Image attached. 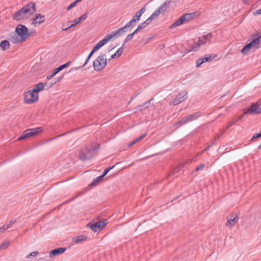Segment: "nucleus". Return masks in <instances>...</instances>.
Here are the masks:
<instances>
[{
	"label": "nucleus",
	"mask_w": 261,
	"mask_h": 261,
	"mask_svg": "<svg viewBox=\"0 0 261 261\" xmlns=\"http://www.w3.org/2000/svg\"><path fill=\"white\" fill-rule=\"evenodd\" d=\"M202 37L205 40H209L212 37V33H209L206 35H203Z\"/></svg>",
	"instance_id": "35"
},
{
	"label": "nucleus",
	"mask_w": 261,
	"mask_h": 261,
	"mask_svg": "<svg viewBox=\"0 0 261 261\" xmlns=\"http://www.w3.org/2000/svg\"><path fill=\"white\" fill-rule=\"evenodd\" d=\"M107 64L106 54H101L93 62V66L95 71H100L105 68Z\"/></svg>",
	"instance_id": "5"
},
{
	"label": "nucleus",
	"mask_w": 261,
	"mask_h": 261,
	"mask_svg": "<svg viewBox=\"0 0 261 261\" xmlns=\"http://www.w3.org/2000/svg\"><path fill=\"white\" fill-rule=\"evenodd\" d=\"M38 100V94H36L35 92H32V90L27 92L24 96V102L27 104H31L36 102Z\"/></svg>",
	"instance_id": "12"
},
{
	"label": "nucleus",
	"mask_w": 261,
	"mask_h": 261,
	"mask_svg": "<svg viewBox=\"0 0 261 261\" xmlns=\"http://www.w3.org/2000/svg\"><path fill=\"white\" fill-rule=\"evenodd\" d=\"M66 250V248L59 247L53 249L49 252V256L51 258L63 253Z\"/></svg>",
	"instance_id": "19"
},
{
	"label": "nucleus",
	"mask_w": 261,
	"mask_h": 261,
	"mask_svg": "<svg viewBox=\"0 0 261 261\" xmlns=\"http://www.w3.org/2000/svg\"><path fill=\"white\" fill-rule=\"evenodd\" d=\"M259 137H261V134L260 133L255 134L252 137L251 140L253 141Z\"/></svg>",
	"instance_id": "41"
},
{
	"label": "nucleus",
	"mask_w": 261,
	"mask_h": 261,
	"mask_svg": "<svg viewBox=\"0 0 261 261\" xmlns=\"http://www.w3.org/2000/svg\"><path fill=\"white\" fill-rule=\"evenodd\" d=\"M136 143V142H135V140H134L131 143L128 144V146L130 147V146H133V145H134Z\"/></svg>",
	"instance_id": "58"
},
{
	"label": "nucleus",
	"mask_w": 261,
	"mask_h": 261,
	"mask_svg": "<svg viewBox=\"0 0 261 261\" xmlns=\"http://www.w3.org/2000/svg\"><path fill=\"white\" fill-rule=\"evenodd\" d=\"M82 0H75L76 2L77 3L80 2H81Z\"/></svg>",
	"instance_id": "63"
},
{
	"label": "nucleus",
	"mask_w": 261,
	"mask_h": 261,
	"mask_svg": "<svg viewBox=\"0 0 261 261\" xmlns=\"http://www.w3.org/2000/svg\"><path fill=\"white\" fill-rule=\"evenodd\" d=\"M31 35L28 28L23 24H19L15 28V32L9 35L10 40L13 43H19L25 41Z\"/></svg>",
	"instance_id": "1"
},
{
	"label": "nucleus",
	"mask_w": 261,
	"mask_h": 261,
	"mask_svg": "<svg viewBox=\"0 0 261 261\" xmlns=\"http://www.w3.org/2000/svg\"><path fill=\"white\" fill-rule=\"evenodd\" d=\"M70 63H71V62L69 61V62L66 63L65 64L60 65V66L58 67V68H59L60 70L61 71L62 70L64 69V68L67 67Z\"/></svg>",
	"instance_id": "34"
},
{
	"label": "nucleus",
	"mask_w": 261,
	"mask_h": 261,
	"mask_svg": "<svg viewBox=\"0 0 261 261\" xmlns=\"http://www.w3.org/2000/svg\"><path fill=\"white\" fill-rule=\"evenodd\" d=\"M116 164H115V165H113L112 166H111V167H107L106 168L102 174L101 175L103 177H104L107 174V173L111 170L113 168H114L115 166L116 165Z\"/></svg>",
	"instance_id": "31"
},
{
	"label": "nucleus",
	"mask_w": 261,
	"mask_h": 261,
	"mask_svg": "<svg viewBox=\"0 0 261 261\" xmlns=\"http://www.w3.org/2000/svg\"><path fill=\"white\" fill-rule=\"evenodd\" d=\"M254 15L260 14H261V8L259 10H256L255 12H253Z\"/></svg>",
	"instance_id": "50"
},
{
	"label": "nucleus",
	"mask_w": 261,
	"mask_h": 261,
	"mask_svg": "<svg viewBox=\"0 0 261 261\" xmlns=\"http://www.w3.org/2000/svg\"><path fill=\"white\" fill-rule=\"evenodd\" d=\"M100 144L96 142L86 145L81 148L79 153V159L83 162L90 160L96 154L99 149Z\"/></svg>",
	"instance_id": "2"
},
{
	"label": "nucleus",
	"mask_w": 261,
	"mask_h": 261,
	"mask_svg": "<svg viewBox=\"0 0 261 261\" xmlns=\"http://www.w3.org/2000/svg\"><path fill=\"white\" fill-rule=\"evenodd\" d=\"M238 219L239 216L238 215H235L233 219H231V218H227V222L226 223V226L232 228L234 226Z\"/></svg>",
	"instance_id": "21"
},
{
	"label": "nucleus",
	"mask_w": 261,
	"mask_h": 261,
	"mask_svg": "<svg viewBox=\"0 0 261 261\" xmlns=\"http://www.w3.org/2000/svg\"><path fill=\"white\" fill-rule=\"evenodd\" d=\"M60 71L59 68L58 67L55 69L52 73L50 75H49L47 76V80H50L52 79L53 77H54L58 72Z\"/></svg>",
	"instance_id": "28"
},
{
	"label": "nucleus",
	"mask_w": 261,
	"mask_h": 261,
	"mask_svg": "<svg viewBox=\"0 0 261 261\" xmlns=\"http://www.w3.org/2000/svg\"><path fill=\"white\" fill-rule=\"evenodd\" d=\"M242 1L244 4H247L250 2V0H242Z\"/></svg>",
	"instance_id": "57"
},
{
	"label": "nucleus",
	"mask_w": 261,
	"mask_h": 261,
	"mask_svg": "<svg viewBox=\"0 0 261 261\" xmlns=\"http://www.w3.org/2000/svg\"><path fill=\"white\" fill-rule=\"evenodd\" d=\"M141 30L138 27L132 33L134 35H135L136 33H137L139 31Z\"/></svg>",
	"instance_id": "53"
},
{
	"label": "nucleus",
	"mask_w": 261,
	"mask_h": 261,
	"mask_svg": "<svg viewBox=\"0 0 261 261\" xmlns=\"http://www.w3.org/2000/svg\"><path fill=\"white\" fill-rule=\"evenodd\" d=\"M39 254V252L37 251H33L31 252L30 254L27 255L26 256L27 258H29L31 256H35L36 255H38Z\"/></svg>",
	"instance_id": "37"
},
{
	"label": "nucleus",
	"mask_w": 261,
	"mask_h": 261,
	"mask_svg": "<svg viewBox=\"0 0 261 261\" xmlns=\"http://www.w3.org/2000/svg\"><path fill=\"white\" fill-rule=\"evenodd\" d=\"M63 75H62V76H61V77H59V78H58V80H57V81H58V82L60 81L63 79Z\"/></svg>",
	"instance_id": "61"
},
{
	"label": "nucleus",
	"mask_w": 261,
	"mask_h": 261,
	"mask_svg": "<svg viewBox=\"0 0 261 261\" xmlns=\"http://www.w3.org/2000/svg\"><path fill=\"white\" fill-rule=\"evenodd\" d=\"M116 57H117V56L116 54L115 53L114 54H113L111 56V59H115L116 58Z\"/></svg>",
	"instance_id": "54"
},
{
	"label": "nucleus",
	"mask_w": 261,
	"mask_h": 261,
	"mask_svg": "<svg viewBox=\"0 0 261 261\" xmlns=\"http://www.w3.org/2000/svg\"><path fill=\"white\" fill-rule=\"evenodd\" d=\"M260 40L258 39V38H253L252 40L249 43L246 44L242 48L241 52L243 55H247L248 53L250 50L251 49L255 48L256 49L259 47V43Z\"/></svg>",
	"instance_id": "8"
},
{
	"label": "nucleus",
	"mask_w": 261,
	"mask_h": 261,
	"mask_svg": "<svg viewBox=\"0 0 261 261\" xmlns=\"http://www.w3.org/2000/svg\"><path fill=\"white\" fill-rule=\"evenodd\" d=\"M127 25V24H126L123 27H122L112 32V33L110 34L107 35L102 39V40L106 44L114 37H117L121 36L123 34L125 33L128 31L127 29L129 27Z\"/></svg>",
	"instance_id": "7"
},
{
	"label": "nucleus",
	"mask_w": 261,
	"mask_h": 261,
	"mask_svg": "<svg viewBox=\"0 0 261 261\" xmlns=\"http://www.w3.org/2000/svg\"><path fill=\"white\" fill-rule=\"evenodd\" d=\"M237 121L236 120L232 121L228 123L226 127L225 128H224L223 129V132H225L227 129H228L230 126H231L232 125L234 124Z\"/></svg>",
	"instance_id": "33"
},
{
	"label": "nucleus",
	"mask_w": 261,
	"mask_h": 261,
	"mask_svg": "<svg viewBox=\"0 0 261 261\" xmlns=\"http://www.w3.org/2000/svg\"><path fill=\"white\" fill-rule=\"evenodd\" d=\"M256 36H257V38H258V39L260 40V39L261 38V33H257Z\"/></svg>",
	"instance_id": "55"
},
{
	"label": "nucleus",
	"mask_w": 261,
	"mask_h": 261,
	"mask_svg": "<svg viewBox=\"0 0 261 261\" xmlns=\"http://www.w3.org/2000/svg\"><path fill=\"white\" fill-rule=\"evenodd\" d=\"M179 171V167H176L173 169V173H178Z\"/></svg>",
	"instance_id": "52"
},
{
	"label": "nucleus",
	"mask_w": 261,
	"mask_h": 261,
	"mask_svg": "<svg viewBox=\"0 0 261 261\" xmlns=\"http://www.w3.org/2000/svg\"><path fill=\"white\" fill-rule=\"evenodd\" d=\"M122 52H123V47L122 46V47H120L115 53L116 54L117 57H119L122 55Z\"/></svg>",
	"instance_id": "42"
},
{
	"label": "nucleus",
	"mask_w": 261,
	"mask_h": 261,
	"mask_svg": "<svg viewBox=\"0 0 261 261\" xmlns=\"http://www.w3.org/2000/svg\"><path fill=\"white\" fill-rule=\"evenodd\" d=\"M147 25L144 22H143L142 23H140L138 27H139V28L141 30L144 28H145L146 27H147Z\"/></svg>",
	"instance_id": "45"
},
{
	"label": "nucleus",
	"mask_w": 261,
	"mask_h": 261,
	"mask_svg": "<svg viewBox=\"0 0 261 261\" xmlns=\"http://www.w3.org/2000/svg\"><path fill=\"white\" fill-rule=\"evenodd\" d=\"M43 132V128L41 127H38L34 128H29L23 132L22 134L18 138V141H22L28 138L36 136Z\"/></svg>",
	"instance_id": "4"
},
{
	"label": "nucleus",
	"mask_w": 261,
	"mask_h": 261,
	"mask_svg": "<svg viewBox=\"0 0 261 261\" xmlns=\"http://www.w3.org/2000/svg\"><path fill=\"white\" fill-rule=\"evenodd\" d=\"M10 46L9 42L7 40H3L0 43V47L3 50H7L10 48Z\"/></svg>",
	"instance_id": "24"
},
{
	"label": "nucleus",
	"mask_w": 261,
	"mask_h": 261,
	"mask_svg": "<svg viewBox=\"0 0 261 261\" xmlns=\"http://www.w3.org/2000/svg\"><path fill=\"white\" fill-rule=\"evenodd\" d=\"M160 13H162V12L159 8H158L150 16H151V18L155 19L159 16Z\"/></svg>",
	"instance_id": "29"
},
{
	"label": "nucleus",
	"mask_w": 261,
	"mask_h": 261,
	"mask_svg": "<svg viewBox=\"0 0 261 261\" xmlns=\"http://www.w3.org/2000/svg\"><path fill=\"white\" fill-rule=\"evenodd\" d=\"M103 178V177L101 175L97 177L89 185V187H93L97 186L101 181H102Z\"/></svg>",
	"instance_id": "25"
},
{
	"label": "nucleus",
	"mask_w": 261,
	"mask_h": 261,
	"mask_svg": "<svg viewBox=\"0 0 261 261\" xmlns=\"http://www.w3.org/2000/svg\"><path fill=\"white\" fill-rule=\"evenodd\" d=\"M199 12L196 11L193 13L184 14L169 27V29L176 28L189 21L193 19L196 15H199Z\"/></svg>",
	"instance_id": "3"
},
{
	"label": "nucleus",
	"mask_w": 261,
	"mask_h": 261,
	"mask_svg": "<svg viewBox=\"0 0 261 261\" xmlns=\"http://www.w3.org/2000/svg\"><path fill=\"white\" fill-rule=\"evenodd\" d=\"M138 94H136V95H135L134 97H132L129 101V102H130L134 98H135L137 96Z\"/></svg>",
	"instance_id": "60"
},
{
	"label": "nucleus",
	"mask_w": 261,
	"mask_h": 261,
	"mask_svg": "<svg viewBox=\"0 0 261 261\" xmlns=\"http://www.w3.org/2000/svg\"><path fill=\"white\" fill-rule=\"evenodd\" d=\"M145 7H143L139 11H137L133 17L132 19L126 23L127 25V26H128L129 28H133L135 26L136 23L139 21L142 15L145 12Z\"/></svg>",
	"instance_id": "10"
},
{
	"label": "nucleus",
	"mask_w": 261,
	"mask_h": 261,
	"mask_svg": "<svg viewBox=\"0 0 261 261\" xmlns=\"http://www.w3.org/2000/svg\"><path fill=\"white\" fill-rule=\"evenodd\" d=\"M82 193H80L79 194V195H78L77 196H79V195H81V194H82Z\"/></svg>",
	"instance_id": "64"
},
{
	"label": "nucleus",
	"mask_w": 261,
	"mask_h": 261,
	"mask_svg": "<svg viewBox=\"0 0 261 261\" xmlns=\"http://www.w3.org/2000/svg\"><path fill=\"white\" fill-rule=\"evenodd\" d=\"M105 44H106V43H105V42H103L102 39L101 40H100V41H99L92 48V50L91 51V52L89 54L87 58L86 59V61L84 63V64L82 66H81V67H79V68H77L76 69H79L80 68H82V67H84L87 64V63L88 62L90 58L92 56L93 54L95 52H96V51H97L99 49H100L101 47H102Z\"/></svg>",
	"instance_id": "15"
},
{
	"label": "nucleus",
	"mask_w": 261,
	"mask_h": 261,
	"mask_svg": "<svg viewBox=\"0 0 261 261\" xmlns=\"http://www.w3.org/2000/svg\"><path fill=\"white\" fill-rule=\"evenodd\" d=\"M153 100V98H152L150 100L144 102L142 105H141L138 107V108H140V110L141 111L143 109H145L148 108L150 101Z\"/></svg>",
	"instance_id": "27"
},
{
	"label": "nucleus",
	"mask_w": 261,
	"mask_h": 261,
	"mask_svg": "<svg viewBox=\"0 0 261 261\" xmlns=\"http://www.w3.org/2000/svg\"><path fill=\"white\" fill-rule=\"evenodd\" d=\"M134 36V35L133 33H130V34H128L125 38V39L123 43L122 46H124V45L125 43H126L127 42L133 39Z\"/></svg>",
	"instance_id": "30"
},
{
	"label": "nucleus",
	"mask_w": 261,
	"mask_h": 261,
	"mask_svg": "<svg viewBox=\"0 0 261 261\" xmlns=\"http://www.w3.org/2000/svg\"><path fill=\"white\" fill-rule=\"evenodd\" d=\"M47 85V83L44 84L42 83H39L38 84H36L32 90V92H35L36 94H38V92L41 91L44 89V88L45 86Z\"/></svg>",
	"instance_id": "20"
},
{
	"label": "nucleus",
	"mask_w": 261,
	"mask_h": 261,
	"mask_svg": "<svg viewBox=\"0 0 261 261\" xmlns=\"http://www.w3.org/2000/svg\"><path fill=\"white\" fill-rule=\"evenodd\" d=\"M154 19L153 18H151V16H150V17H149L147 19H146L144 22L147 25H149L151 22V21L153 20Z\"/></svg>",
	"instance_id": "40"
},
{
	"label": "nucleus",
	"mask_w": 261,
	"mask_h": 261,
	"mask_svg": "<svg viewBox=\"0 0 261 261\" xmlns=\"http://www.w3.org/2000/svg\"><path fill=\"white\" fill-rule=\"evenodd\" d=\"M53 84H50V85H49V86H48L47 89H48V88H49L53 86Z\"/></svg>",
	"instance_id": "62"
},
{
	"label": "nucleus",
	"mask_w": 261,
	"mask_h": 261,
	"mask_svg": "<svg viewBox=\"0 0 261 261\" xmlns=\"http://www.w3.org/2000/svg\"><path fill=\"white\" fill-rule=\"evenodd\" d=\"M45 18L44 15H42L40 14H37L32 18V24L35 25L37 24H40L45 21Z\"/></svg>",
	"instance_id": "18"
},
{
	"label": "nucleus",
	"mask_w": 261,
	"mask_h": 261,
	"mask_svg": "<svg viewBox=\"0 0 261 261\" xmlns=\"http://www.w3.org/2000/svg\"><path fill=\"white\" fill-rule=\"evenodd\" d=\"M77 3L76 2V1H75L74 2H73V3H72L71 4H70L67 8H66V10L67 11H69L70 10H71V9H72L75 6V5H76Z\"/></svg>",
	"instance_id": "38"
},
{
	"label": "nucleus",
	"mask_w": 261,
	"mask_h": 261,
	"mask_svg": "<svg viewBox=\"0 0 261 261\" xmlns=\"http://www.w3.org/2000/svg\"><path fill=\"white\" fill-rule=\"evenodd\" d=\"M187 94L188 92L186 91H182L180 93H179L175 98L172 99L170 102V105H173L174 106H176L183 101H184L187 98Z\"/></svg>",
	"instance_id": "14"
},
{
	"label": "nucleus",
	"mask_w": 261,
	"mask_h": 261,
	"mask_svg": "<svg viewBox=\"0 0 261 261\" xmlns=\"http://www.w3.org/2000/svg\"><path fill=\"white\" fill-rule=\"evenodd\" d=\"M24 11L30 16L33 15L36 11V5L34 2H30L22 8Z\"/></svg>",
	"instance_id": "17"
},
{
	"label": "nucleus",
	"mask_w": 261,
	"mask_h": 261,
	"mask_svg": "<svg viewBox=\"0 0 261 261\" xmlns=\"http://www.w3.org/2000/svg\"><path fill=\"white\" fill-rule=\"evenodd\" d=\"M107 219H103L102 221H98L96 222H90L87 224V226L94 232L100 231L107 224Z\"/></svg>",
	"instance_id": "9"
},
{
	"label": "nucleus",
	"mask_w": 261,
	"mask_h": 261,
	"mask_svg": "<svg viewBox=\"0 0 261 261\" xmlns=\"http://www.w3.org/2000/svg\"><path fill=\"white\" fill-rule=\"evenodd\" d=\"M171 3V1L167 0L159 8L162 12V13L165 12L167 9L170 7V5Z\"/></svg>",
	"instance_id": "22"
},
{
	"label": "nucleus",
	"mask_w": 261,
	"mask_h": 261,
	"mask_svg": "<svg viewBox=\"0 0 261 261\" xmlns=\"http://www.w3.org/2000/svg\"><path fill=\"white\" fill-rule=\"evenodd\" d=\"M31 16L24 11V10L21 8L13 14L12 19L17 21H22L28 19Z\"/></svg>",
	"instance_id": "11"
},
{
	"label": "nucleus",
	"mask_w": 261,
	"mask_h": 261,
	"mask_svg": "<svg viewBox=\"0 0 261 261\" xmlns=\"http://www.w3.org/2000/svg\"><path fill=\"white\" fill-rule=\"evenodd\" d=\"M205 167L204 164H201L198 165L195 169L196 171H198Z\"/></svg>",
	"instance_id": "44"
},
{
	"label": "nucleus",
	"mask_w": 261,
	"mask_h": 261,
	"mask_svg": "<svg viewBox=\"0 0 261 261\" xmlns=\"http://www.w3.org/2000/svg\"><path fill=\"white\" fill-rule=\"evenodd\" d=\"M199 116V115L198 114V113L188 115L187 116L183 117L180 120L177 122L175 123V125H181L185 124L188 122H190L192 120L196 119Z\"/></svg>",
	"instance_id": "16"
},
{
	"label": "nucleus",
	"mask_w": 261,
	"mask_h": 261,
	"mask_svg": "<svg viewBox=\"0 0 261 261\" xmlns=\"http://www.w3.org/2000/svg\"><path fill=\"white\" fill-rule=\"evenodd\" d=\"M203 63H204V62H203V61L202 60V58H199L196 62V67H198Z\"/></svg>",
	"instance_id": "39"
},
{
	"label": "nucleus",
	"mask_w": 261,
	"mask_h": 261,
	"mask_svg": "<svg viewBox=\"0 0 261 261\" xmlns=\"http://www.w3.org/2000/svg\"><path fill=\"white\" fill-rule=\"evenodd\" d=\"M199 43H198V44H200V45H202V44H204L205 43V40L204 39H199Z\"/></svg>",
	"instance_id": "49"
},
{
	"label": "nucleus",
	"mask_w": 261,
	"mask_h": 261,
	"mask_svg": "<svg viewBox=\"0 0 261 261\" xmlns=\"http://www.w3.org/2000/svg\"><path fill=\"white\" fill-rule=\"evenodd\" d=\"M9 242H4L1 244H0V249L4 250L6 249L9 246Z\"/></svg>",
	"instance_id": "32"
},
{
	"label": "nucleus",
	"mask_w": 261,
	"mask_h": 261,
	"mask_svg": "<svg viewBox=\"0 0 261 261\" xmlns=\"http://www.w3.org/2000/svg\"><path fill=\"white\" fill-rule=\"evenodd\" d=\"M15 220H11L7 226H9L10 227L12 225H13L15 222Z\"/></svg>",
	"instance_id": "51"
},
{
	"label": "nucleus",
	"mask_w": 261,
	"mask_h": 261,
	"mask_svg": "<svg viewBox=\"0 0 261 261\" xmlns=\"http://www.w3.org/2000/svg\"><path fill=\"white\" fill-rule=\"evenodd\" d=\"M88 16V14L87 13H84L81 16L74 19L73 21H68V27L67 28H63V31H67L69 30L71 28L76 26L77 24L80 23L81 22L85 20Z\"/></svg>",
	"instance_id": "13"
},
{
	"label": "nucleus",
	"mask_w": 261,
	"mask_h": 261,
	"mask_svg": "<svg viewBox=\"0 0 261 261\" xmlns=\"http://www.w3.org/2000/svg\"><path fill=\"white\" fill-rule=\"evenodd\" d=\"M87 238V237L85 235H81L77 237L73 238L72 241L75 243H79L85 241Z\"/></svg>",
	"instance_id": "23"
},
{
	"label": "nucleus",
	"mask_w": 261,
	"mask_h": 261,
	"mask_svg": "<svg viewBox=\"0 0 261 261\" xmlns=\"http://www.w3.org/2000/svg\"><path fill=\"white\" fill-rule=\"evenodd\" d=\"M147 134L146 133H144V134H143L142 135H141L140 136H139V137H138L137 138H136L135 140V142H139L141 140H142L143 139H144L146 136Z\"/></svg>",
	"instance_id": "36"
},
{
	"label": "nucleus",
	"mask_w": 261,
	"mask_h": 261,
	"mask_svg": "<svg viewBox=\"0 0 261 261\" xmlns=\"http://www.w3.org/2000/svg\"><path fill=\"white\" fill-rule=\"evenodd\" d=\"M192 51V50H191V48H190V49H187L185 50V53H190V52H191Z\"/></svg>",
	"instance_id": "59"
},
{
	"label": "nucleus",
	"mask_w": 261,
	"mask_h": 261,
	"mask_svg": "<svg viewBox=\"0 0 261 261\" xmlns=\"http://www.w3.org/2000/svg\"><path fill=\"white\" fill-rule=\"evenodd\" d=\"M234 216H233V214H231L227 217V218H231V219L234 218Z\"/></svg>",
	"instance_id": "56"
},
{
	"label": "nucleus",
	"mask_w": 261,
	"mask_h": 261,
	"mask_svg": "<svg viewBox=\"0 0 261 261\" xmlns=\"http://www.w3.org/2000/svg\"><path fill=\"white\" fill-rule=\"evenodd\" d=\"M261 113V103L257 102L253 103L245 111L244 114L240 115L236 121H238L241 120L246 114H257Z\"/></svg>",
	"instance_id": "6"
},
{
	"label": "nucleus",
	"mask_w": 261,
	"mask_h": 261,
	"mask_svg": "<svg viewBox=\"0 0 261 261\" xmlns=\"http://www.w3.org/2000/svg\"><path fill=\"white\" fill-rule=\"evenodd\" d=\"M9 227V226H6V225H4L3 226L0 227V232H3L8 229Z\"/></svg>",
	"instance_id": "46"
},
{
	"label": "nucleus",
	"mask_w": 261,
	"mask_h": 261,
	"mask_svg": "<svg viewBox=\"0 0 261 261\" xmlns=\"http://www.w3.org/2000/svg\"><path fill=\"white\" fill-rule=\"evenodd\" d=\"M214 144V142H213V141H212V143H211V144L210 145H208L206 148H205L204 150H203L202 151V153L204 152V151H205L206 150H207L209 149V148L210 147V146H212V145L213 144Z\"/></svg>",
	"instance_id": "48"
},
{
	"label": "nucleus",
	"mask_w": 261,
	"mask_h": 261,
	"mask_svg": "<svg viewBox=\"0 0 261 261\" xmlns=\"http://www.w3.org/2000/svg\"><path fill=\"white\" fill-rule=\"evenodd\" d=\"M200 47V44L198 43H195L194 46H193L191 48L192 51H196Z\"/></svg>",
	"instance_id": "43"
},
{
	"label": "nucleus",
	"mask_w": 261,
	"mask_h": 261,
	"mask_svg": "<svg viewBox=\"0 0 261 261\" xmlns=\"http://www.w3.org/2000/svg\"><path fill=\"white\" fill-rule=\"evenodd\" d=\"M217 57L216 55H206L204 57L202 58L203 62L205 63L206 62L211 61L213 59Z\"/></svg>",
	"instance_id": "26"
},
{
	"label": "nucleus",
	"mask_w": 261,
	"mask_h": 261,
	"mask_svg": "<svg viewBox=\"0 0 261 261\" xmlns=\"http://www.w3.org/2000/svg\"><path fill=\"white\" fill-rule=\"evenodd\" d=\"M224 132H223V130H222V132H221L220 134H217V136L214 138V140L213 141V142H214L215 141H216L217 140L219 139L220 136H222Z\"/></svg>",
	"instance_id": "47"
}]
</instances>
